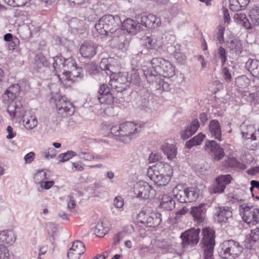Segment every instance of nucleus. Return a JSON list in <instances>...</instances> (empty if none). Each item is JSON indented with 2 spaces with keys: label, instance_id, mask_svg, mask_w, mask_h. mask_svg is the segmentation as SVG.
Listing matches in <instances>:
<instances>
[{
  "label": "nucleus",
  "instance_id": "1",
  "mask_svg": "<svg viewBox=\"0 0 259 259\" xmlns=\"http://www.w3.org/2000/svg\"><path fill=\"white\" fill-rule=\"evenodd\" d=\"M172 175L171 165L162 162L149 167L147 170V175L150 179L159 186H165L168 184Z\"/></svg>",
  "mask_w": 259,
  "mask_h": 259
},
{
  "label": "nucleus",
  "instance_id": "2",
  "mask_svg": "<svg viewBox=\"0 0 259 259\" xmlns=\"http://www.w3.org/2000/svg\"><path fill=\"white\" fill-rule=\"evenodd\" d=\"M119 17L111 15L102 16L95 27L97 32L101 35L112 36L119 28Z\"/></svg>",
  "mask_w": 259,
  "mask_h": 259
},
{
  "label": "nucleus",
  "instance_id": "3",
  "mask_svg": "<svg viewBox=\"0 0 259 259\" xmlns=\"http://www.w3.org/2000/svg\"><path fill=\"white\" fill-rule=\"evenodd\" d=\"M7 111L12 118L22 117L23 124L27 129H32L37 125L38 121L36 117L28 116L26 114H24L23 108L21 102L11 103L8 106Z\"/></svg>",
  "mask_w": 259,
  "mask_h": 259
},
{
  "label": "nucleus",
  "instance_id": "4",
  "mask_svg": "<svg viewBox=\"0 0 259 259\" xmlns=\"http://www.w3.org/2000/svg\"><path fill=\"white\" fill-rule=\"evenodd\" d=\"M242 137L246 139L245 144L247 149L255 150L259 147V131H256L253 125L243 123L240 125Z\"/></svg>",
  "mask_w": 259,
  "mask_h": 259
},
{
  "label": "nucleus",
  "instance_id": "5",
  "mask_svg": "<svg viewBox=\"0 0 259 259\" xmlns=\"http://www.w3.org/2000/svg\"><path fill=\"white\" fill-rule=\"evenodd\" d=\"M201 241L204 259H214L213 249L215 245L214 231L210 228H205L202 231Z\"/></svg>",
  "mask_w": 259,
  "mask_h": 259
},
{
  "label": "nucleus",
  "instance_id": "6",
  "mask_svg": "<svg viewBox=\"0 0 259 259\" xmlns=\"http://www.w3.org/2000/svg\"><path fill=\"white\" fill-rule=\"evenodd\" d=\"M221 247V256L225 259H235L240 255L243 250L240 244L233 240L224 241Z\"/></svg>",
  "mask_w": 259,
  "mask_h": 259
},
{
  "label": "nucleus",
  "instance_id": "7",
  "mask_svg": "<svg viewBox=\"0 0 259 259\" xmlns=\"http://www.w3.org/2000/svg\"><path fill=\"white\" fill-rule=\"evenodd\" d=\"M151 64L153 68L156 70L159 77L169 78L175 74L174 68L171 64L161 58H154Z\"/></svg>",
  "mask_w": 259,
  "mask_h": 259
},
{
  "label": "nucleus",
  "instance_id": "8",
  "mask_svg": "<svg viewBox=\"0 0 259 259\" xmlns=\"http://www.w3.org/2000/svg\"><path fill=\"white\" fill-rule=\"evenodd\" d=\"M131 79L127 72L114 73L110 76L109 85L112 91L122 92L130 85Z\"/></svg>",
  "mask_w": 259,
  "mask_h": 259
},
{
  "label": "nucleus",
  "instance_id": "9",
  "mask_svg": "<svg viewBox=\"0 0 259 259\" xmlns=\"http://www.w3.org/2000/svg\"><path fill=\"white\" fill-rule=\"evenodd\" d=\"M161 217V214L158 212L141 211L137 215V220L139 223L147 227H155L160 224Z\"/></svg>",
  "mask_w": 259,
  "mask_h": 259
},
{
  "label": "nucleus",
  "instance_id": "10",
  "mask_svg": "<svg viewBox=\"0 0 259 259\" xmlns=\"http://www.w3.org/2000/svg\"><path fill=\"white\" fill-rule=\"evenodd\" d=\"M240 213L243 214L242 219L247 224H255L259 223V208L247 204L241 205Z\"/></svg>",
  "mask_w": 259,
  "mask_h": 259
},
{
  "label": "nucleus",
  "instance_id": "11",
  "mask_svg": "<svg viewBox=\"0 0 259 259\" xmlns=\"http://www.w3.org/2000/svg\"><path fill=\"white\" fill-rule=\"evenodd\" d=\"M134 193L138 197L148 199L155 196V191L148 183L139 181L134 186Z\"/></svg>",
  "mask_w": 259,
  "mask_h": 259
},
{
  "label": "nucleus",
  "instance_id": "12",
  "mask_svg": "<svg viewBox=\"0 0 259 259\" xmlns=\"http://www.w3.org/2000/svg\"><path fill=\"white\" fill-rule=\"evenodd\" d=\"M200 229L191 228L183 233L181 235L182 240V244L184 247L188 245L193 246L197 244L199 240Z\"/></svg>",
  "mask_w": 259,
  "mask_h": 259
},
{
  "label": "nucleus",
  "instance_id": "13",
  "mask_svg": "<svg viewBox=\"0 0 259 259\" xmlns=\"http://www.w3.org/2000/svg\"><path fill=\"white\" fill-rule=\"evenodd\" d=\"M139 126L132 122H126L120 124L121 137L120 141L128 142L131 141L132 136L138 133Z\"/></svg>",
  "mask_w": 259,
  "mask_h": 259
},
{
  "label": "nucleus",
  "instance_id": "14",
  "mask_svg": "<svg viewBox=\"0 0 259 259\" xmlns=\"http://www.w3.org/2000/svg\"><path fill=\"white\" fill-rule=\"evenodd\" d=\"M57 112L62 117H67L73 114L75 109L72 104L64 98L59 99L56 103Z\"/></svg>",
  "mask_w": 259,
  "mask_h": 259
},
{
  "label": "nucleus",
  "instance_id": "15",
  "mask_svg": "<svg viewBox=\"0 0 259 259\" xmlns=\"http://www.w3.org/2000/svg\"><path fill=\"white\" fill-rule=\"evenodd\" d=\"M140 72H143L145 78L150 83H154L157 79H158L159 75L156 72V70L150 67L144 66L142 69H137L135 72L132 75V77L135 79H138Z\"/></svg>",
  "mask_w": 259,
  "mask_h": 259
},
{
  "label": "nucleus",
  "instance_id": "16",
  "mask_svg": "<svg viewBox=\"0 0 259 259\" xmlns=\"http://www.w3.org/2000/svg\"><path fill=\"white\" fill-rule=\"evenodd\" d=\"M204 148L206 151L210 152V154L214 160L219 161L224 157V149L213 140L209 141L206 143Z\"/></svg>",
  "mask_w": 259,
  "mask_h": 259
},
{
  "label": "nucleus",
  "instance_id": "17",
  "mask_svg": "<svg viewBox=\"0 0 259 259\" xmlns=\"http://www.w3.org/2000/svg\"><path fill=\"white\" fill-rule=\"evenodd\" d=\"M98 93V100L101 104L111 105L113 103L114 97L107 85H101Z\"/></svg>",
  "mask_w": 259,
  "mask_h": 259
},
{
  "label": "nucleus",
  "instance_id": "18",
  "mask_svg": "<svg viewBox=\"0 0 259 259\" xmlns=\"http://www.w3.org/2000/svg\"><path fill=\"white\" fill-rule=\"evenodd\" d=\"M138 23L148 28H153L159 26L160 19L153 14H143L140 17Z\"/></svg>",
  "mask_w": 259,
  "mask_h": 259
},
{
  "label": "nucleus",
  "instance_id": "19",
  "mask_svg": "<svg viewBox=\"0 0 259 259\" xmlns=\"http://www.w3.org/2000/svg\"><path fill=\"white\" fill-rule=\"evenodd\" d=\"M84 251V244L80 241L76 240L73 243L71 247L69 249L67 256L69 259H79L80 255L82 254Z\"/></svg>",
  "mask_w": 259,
  "mask_h": 259
},
{
  "label": "nucleus",
  "instance_id": "20",
  "mask_svg": "<svg viewBox=\"0 0 259 259\" xmlns=\"http://www.w3.org/2000/svg\"><path fill=\"white\" fill-rule=\"evenodd\" d=\"M206 205L205 203H201L198 206H193L190 211L191 214L193 216L194 220L197 223L203 222L205 218Z\"/></svg>",
  "mask_w": 259,
  "mask_h": 259
},
{
  "label": "nucleus",
  "instance_id": "21",
  "mask_svg": "<svg viewBox=\"0 0 259 259\" xmlns=\"http://www.w3.org/2000/svg\"><path fill=\"white\" fill-rule=\"evenodd\" d=\"M79 52L82 57L90 59L96 54V47L91 42L85 41L80 46Z\"/></svg>",
  "mask_w": 259,
  "mask_h": 259
},
{
  "label": "nucleus",
  "instance_id": "22",
  "mask_svg": "<svg viewBox=\"0 0 259 259\" xmlns=\"http://www.w3.org/2000/svg\"><path fill=\"white\" fill-rule=\"evenodd\" d=\"M232 177L230 175H221L216 178V185L213 188L214 193H220L224 192L227 184L231 182Z\"/></svg>",
  "mask_w": 259,
  "mask_h": 259
},
{
  "label": "nucleus",
  "instance_id": "23",
  "mask_svg": "<svg viewBox=\"0 0 259 259\" xmlns=\"http://www.w3.org/2000/svg\"><path fill=\"white\" fill-rule=\"evenodd\" d=\"M20 92V87L18 84H13L9 87L3 96V99L5 102L11 101V103L13 102V100L18 96ZM18 102L17 103H19Z\"/></svg>",
  "mask_w": 259,
  "mask_h": 259
},
{
  "label": "nucleus",
  "instance_id": "24",
  "mask_svg": "<svg viewBox=\"0 0 259 259\" xmlns=\"http://www.w3.org/2000/svg\"><path fill=\"white\" fill-rule=\"evenodd\" d=\"M208 132L211 137L222 141L221 127L218 120L213 119L209 122Z\"/></svg>",
  "mask_w": 259,
  "mask_h": 259
},
{
  "label": "nucleus",
  "instance_id": "25",
  "mask_svg": "<svg viewBox=\"0 0 259 259\" xmlns=\"http://www.w3.org/2000/svg\"><path fill=\"white\" fill-rule=\"evenodd\" d=\"M110 36L112 37L111 44L115 47L122 49L124 47L126 40L125 39V36L121 29H117L116 32Z\"/></svg>",
  "mask_w": 259,
  "mask_h": 259
},
{
  "label": "nucleus",
  "instance_id": "26",
  "mask_svg": "<svg viewBox=\"0 0 259 259\" xmlns=\"http://www.w3.org/2000/svg\"><path fill=\"white\" fill-rule=\"evenodd\" d=\"M215 215L217 216L218 222H226L232 216L231 208L229 206H220L217 208Z\"/></svg>",
  "mask_w": 259,
  "mask_h": 259
},
{
  "label": "nucleus",
  "instance_id": "27",
  "mask_svg": "<svg viewBox=\"0 0 259 259\" xmlns=\"http://www.w3.org/2000/svg\"><path fill=\"white\" fill-rule=\"evenodd\" d=\"M16 236L12 230H5L0 232V244H12L15 241Z\"/></svg>",
  "mask_w": 259,
  "mask_h": 259
},
{
  "label": "nucleus",
  "instance_id": "28",
  "mask_svg": "<svg viewBox=\"0 0 259 259\" xmlns=\"http://www.w3.org/2000/svg\"><path fill=\"white\" fill-rule=\"evenodd\" d=\"M200 125L197 119H194L190 124L181 134V137L184 140L187 139L194 134Z\"/></svg>",
  "mask_w": 259,
  "mask_h": 259
},
{
  "label": "nucleus",
  "instance_id": "29",
  "mask_svg": "<svg viewBox=\"0 0 259 259\" xmlns=\"http://www.w3.org/2000/svg\"><path fill=\"white\" fill-rule=\"evenodd\" d=\"M227 46L231 51L239 54L243 50L242 44L241 41L236 37H233L227 41Z\"/></svg>",
  "mask_w": 259,
  "mask_h": 259
},
{
  "label": "nucleus",
  "instance_id": "30",
  "mask_svg": "<svg viewBox=\"0 0 259 259\" xmlns=\"http://www.w3.org/2000/svg\"><path fill=\"white\" fill-rule=\"evenodd\" d=\"M233 18L236 23L242 25L244 28L247 29L252 28L250 22L247 19L245 13L241 12H237L234 15Z\"/></svg>",
  "mask_w": 259,
  "mask_h": 259
},
{
  "label": "nucleus",
  "instance_id": "31",
  "mask_svg": "<svg viewBox=\"0 0 259 259\" xmlns=\"http://www.w3.org/2000/svg\"><path fill=\"white\" fill-rule=\"evenodd\" d=\"M175 201L171 196L164 194L161 198L160 206L165 210H171L175 207Z\"/></svg>",
  "mask_w": 259,
  "mask_h": 259
},
{
  "label": "nucleus",
  "instance_id": "32",
  "mask_svg": "<svg viewBox=\"0 0 259 259\" xmlns=\"http://www.w3.org/2000/svg\"><path fill=\"white\" fill-rule=\"evenodd\" d=\"M246 66L252 76L259 77V61L249 59L246 63Z\"/></svg>",
  "mask_w": 259,
  "mask_h": 259
},
{
  "label": "nucleus",
  "instance_id": "33",
  "mask_svg": "<svg viewBox=\"0 0 259 259\" xmlns=\"http://www.w3.org/2000/svg\"><path fill=\"white\" fill-rule=\"evenodd\" d=\"M161 150L166 155L167 158L169 160H173L176 157L177 151L175 145L172 144H165L162 146Z\"/></svg>",
  "mask_w": 259,
  "mask_h": 259
},
{
  "label": "nucleus",
  "instance_id": "34",
  "mask_svg": "<svg viewBox=\"0 0 259 259\" xmlns=\"http://www.w3.org/2000/svg\"><path fill=\"white\" fill-rule=\"evenodd\" d=\"M109 231V228L106 222L103 220L99 221L95 229V234L97 236H104Z\"/></svg>",
  "mask_w": 259,
  "mask_h": 259
},
{
  "label": "nucleus",
  "instance_id": "35",
  "mask_svg": "<svg viewBox=\"0 0 259 259\" xmlns=\"http://www.w3.org/2000/svg\"><path fill=\"white\" fill-rule=\"evenodd\" d=\"M137 24L131 19H127L122 24V31L126 30L129 33H135L137 30Z\"/></svg>",
  "mask_w": 259,
  "mask_h": 259
},
{
  "label": "nucleus",
  "instance_id": "36",
  "mask_svg": "<svg viewBox=\"0 0 259 259\" xmlns=\"http://www.w3.org/2000/svg\"><path fill=\"white\" fill-rule=\"evenodd\" d=\"M204 138L205 135L204 134L201 133H199L197 136L186 142V147L190 149L193 146L200 145Z\"/></svg>",
  "mask_w": 259,
  "mask_h": 259
},
{
  "label": "nucleus",
  "instance_id": "37",
  "mask_svg": "<svg viewBox=\"0 0 259 259\" xmlns=\"http://www.w3.org/2000/svg\"><path fill=\"white\" fill-rule=\"evenodd\" d=\"M62 56H56L54 58L53 67L56 72H62V70L64 68L63 65H64L65 60Z\"/></svg>",
  "mask_w": 259,
  "mask_h": 259
},
{
  "label": "nucleus",
  "instance_id": "38",
  "mask_svg": "<svg viewBox=\"0 0 259 259\" xmlns=\"http://www.w3.org/2000/svg\"><path fill=\"white\" fill-rule=\"evenodd\" d=\"M249 16L251 25H259V7L254 6L249 11Z\"/></svg>",
  "mask_w": 259,
  "mask_h": 259
},
{
  "label": "nucleus",
  "instance_id": "39",
  "mask_svg": "<svg viewBox=\"0 0 259 259\" xmlns=\"http://www.w3.org/2000/svg\"><path fill=\"white\" fill-rule=\"evenodd\" d=\"M64 71L66 72L65 74L67 76V78L72 79L75 77H80L82 72V69L81 68L76 66L71 70L65 69Z\"/></svg>",
  "mask_w": 259,
  "mask_h": 259
},
{
  "label": "nucleus",
  "instance_id": "40",
  "mask_svg": "<svg viewBox=\"0 0 259 259\" xmlns=\"http://www.w3.org/2000/svg\"><path fill=\"white\" fill-rule=\"evenodd\" d=\"M154 83H155V88L157 90L167 91L170 89L169 84L165 81L161 77H159L158 79Z\"/></svg>",
  "mask_w": 259,
  "mask_h": 259
},
{
  "label": "nucleus",
  "instance_id": "41",
  "mask_svg": "<svg viewBox=\"0 0 259 259\" xmlns=\"http://www.w3.org/2000/svg\"><path fill=\"white\" fill-rule=\"evenodd\" d=\"M174 196L181 203H186L185 202V195L184 193L183 189H179V186L175 187L173 190Z\"/></svg>",
  "mask_w": 259,
  "mask_h": 259
},
{
  "label": "nucleus",
  "instance_id": "42",
  "mask_svg": "<svg viewBox=\"0 0 259 259\" xmlns=\"http://www.w3.org/2000/svg\"><path fill=\"white\" fill-rule=\"evenodd\" d=\"M187 195L189 196V202L194 201L196 200L199 196L198 191L194 187L187 188Z\"/></svg>",
  "mask_w": 259,
  "mask_h": 259
},
{
  "label": "nucleus",
  "instance_id": "43",
  "mask_svg": "<svg viewBox=\"0 0 259 259\" xmlns=\"http://www.w3.org/2000/svg\"><path fill=\"white\" fill-rule=\"evenodd\" d=\"M64 65L63 66H64V68L63 69V70H62V74H65L66 73L65 71H64V70L66 69L71 70L76 66H77V64L76 63V61L72 58H69L65 60Z\"/></svg>",
  "mask_w": 259,
  "mask_h": 259
},
{
  "label": "nucleus",
  "instance_id": "44",
  "mask_svg": "<svg viewBox=\"0 0 259 259\" xmlns=\"http://www.w3.org/2000/svg\"><path fill=\"white\" fill-rule=\"evenodd\" d=\"M33 179L36 183L40 184L47 179L46 172L44 170H39L35 173Z\"/></svg>",
  "mask_w": 259,
  "mask_h": 259
},
{
  "label": "nucleus",
  "instance_id": "45",
  "mask_svg": "<svg viewBox=\"0 0 259 259\" xmlns=\"http://www.w3.org/2000/svg\"><path fill=\"white\" fill-rule=\"evenodd\" d=\"M77 155V154H76V152H75L73 151L70 150L68 151L67 152L61 154L59 155V157L60 159V162H64L70 159H71L72 157Z\"/></svg>",
  "mask_w": 259,
  "mask_h": 259
},
{
  "label": "nucleus",
  "instance_id": "46",
  "mask_svg": "<svg viewBox=\"0 0 259 259\" xmlns=\"http://www.w3.org/2000/svg\"><path fill=\"white\" fill-rule=\"evenodd\" d=\"M144 41V45L148 49H153L155 48L156 45V40L155 38L146 36L143 38Z\"/></svg>",
  "mask_w": 259,
  "mask_h": 259
},
{
  "label": "nucleus",
  "instance_id": "47",
  "mask_svg": "<svg viewBox=\"0 0 259 259\" xmlns=\"http://www.w3.org/2000/svg\"><path fill=\"white\" fill-rule=\"evenodd\" d=\"M77 156L80 158L84 159L86 161H92L95 158L94 154L85 151H79L77 154Z\"/></svg>",
  "mask_w": 259,
  "mask_h": 259
},
{
  "label": "nucleus",
  "instance_id": "48",
  "mask_svg": "<svg viewBox=\"0 0 259 259\" xmlns=\"http://www.w3.org/2000/svg\"><path fill=\"white\" fill-rule=\"evenodd\" d=\"M259 241V228H256L250 231L249 242L253 243Z\"/></svg>",
  "mask_w": 259,
  "mask_h": 259
},
{
  "label": "nucleus",
  "instance_id": "49",
  "mask_svg": "<svg viewBox=\"0 0 259 259\" xmlns=\"http://www.w3.org/2000/svg\"><path fill=\"white\" fill-rule=\"evenodd\" d=\"M222 165L225 167H235L237 165V160L233 157H228L223 162Z\"/></svg>",
  "mask_w": 259,
  "mask_h": 259
},
{
  "label": "nucleus",
  "instance_id": "50",
  "mask_svg": "<svg viewBox=\"0 0 259 259\" xmlns=\"http://www.w3.org/2000/svg\"><path fill=\"white\" fill-rule=\"evenodd\" d=\"M19 44L20 41L19 39L17 37H15L11 40V41L7 43V46L9 50H14L19 47Z\"/></svg>",
  "mask_w": 259,
  "mask_h": 259
},
{
  "label": "nucleus",
  "instance_id": "51",
  "mask_svg": "<svg viewBox=\"0 0 259 259\" xmlns=\"http://www.w3.org/2000/svg\"><path fill=\"white\" fill-rule=\"evenodd\" d=\"M230 9L233 11H239L242 8L238 0H230Z\"/></svg>",
  "mask_w": 259,
  "mask_h": 259
},
{
  "label": "nucleus",
  "instance_id": "52",
  "mask_svg": "<svg viewBox=\"0 0 259 259\" xmlns=\"http://www.w3.org/2000/svg\"><path fill=\"white\" fill-rule=\"evenodd\" d=\"M9 257V251L7 248L0 244V259H8Z\"/></svg>",
  "mask_w": 259,
  "mask_h": 259
},
{
  "label": "nucleus",
  "instance_id": "53",
  "mask_svg": "<svg viewBox=\"0 0 259 259\" xmlns=\"http://www.w3.org/2000/svg\"><path fill=\"white\" fill-rule=\"evenodd\" d=\"M107 62L108 61L106 59L104 58L102 59L99 66L101 70L105 71L107 74H109L107 71H109L110 72H111L110 68L111 67V65L108 64Z\"/></svg>",
  "mask_w": 259,
  "mask_h": 259
},
{
  "label": "nucleus",
  "instance_id": "54",
  "mask_svg": "<svg viewBox=\"0 0 259 259\" xmlns=\"http://www.w3.org/2000/svg\"><path fill=\"white\" fill-rule=\"evenodd\" d=\"M218 55L222 64H224L227 60L226 50L222 47H219L218 49Z\"/></svg>",
  "mask_w": 259,
  "mask_h": 259
},
{
  "label": "nucleus",
  "instance_id": "55",
  "mask_svg": "<svg viewBox=\"0 0 259 259\" xmlns=\"http://www.w3.org/2000/svg\"><path fill=\"white\" fill-rule=\"evenodd\" d=\"M67 208L70 211H72L73 209L75 208L76 203L73 196L72 195H69L67 197Z\"/></svg>",
  "mask_w": 259,
  "mask_h": 259
},
{
  "label": "nucleus",
  "instance_id": "56",
  "mask_svg": "<svg viewBox=\"0 0 259 259\" xmlns=\"http://www.w3.org/2000/svg\"><path fill=\"white\" fill-rule=\"evenodd\" d=\"M236 82L240 88H244L248 85V79L245 76H241L237 78Z\"/></svg>",
  "mask_w": 259,
  "mask_h": 259
},
{
  "label": "nucleus",
  "instance_id": "57",
  "mask_svg": "<svg viewBox=\"0 0 259 259\" xmlns=\"http://www.w3.org/2000/svg\"><path fill=\"white\" fill-rule=\"evenodd\" d=\"M222 75L224 79L227 82H229L231 81L232 76L229 69L227 67H225L222 70Z\"/></svg>",
  "mask_w": 259,
  "mask_h": 259
},
{
  "label": "nucleus",
  "instance_id": "58",
  "mask_svg": "<svg viewBox=\"0 0 259 259\" xmlns=\"http://www.w3.org/2000/svg\"><path fill=\"white\" fill-rule=\"evenodd\" d=\"M225 28L222 26H219L218 28V31L217 33V38L220 42H223L224 41V34Z\"/></svg>",
  "mask_w": 259,
  "mask_h": 259
},
{
  "label": "nucleus",
  "instance_id": "59",
  "mask_svg": "<svg viewBox=\"0 0 259 259\" xmlns=\"http://www.w3.org/2000/svg\"><path fill=\"white\" fill-rule=\"evenodd\" d=\"M114 204L118 208H122L124 204L123 198L120 196L116 197L114 200Z\"/></svg>",
  "mask_w": 259,
  "mask_h": 259
},
{
  "label": "nucleus",
  "instance_id": "60",
  "mask_svg": "<svg viewBox=\"0 0 259 259\" xmlns=\"http://www.w3.org/2000/svg\"><path fill=\"white\" fill-rule=\"evenodd\" d=\"M157 246L165 250H168L169 248V244L164 240H158L157 241Z\"/></svg>",
  "mask_w": 259,
  "mask_h": 259
},
{
  "label": "nucleus",
  "instance_id": "61",
  "mask_svg": "<svg viewBox=\"0 0 259 259\" xmlns=\"http://www.w3.org/2000/svg\"><path fill=\"white\" fill-rule=\"evenodd\" d=\"M111 133L112 135L115 136H120L121 137V128L120 125L119 126H113L111 128Z\"/></svg>",
  "mask_w": 259,
  "mask_h": 259
},
{
  "label": "nucleus",
  "instance_id": "62",
  "mask_svg": "<svg viewBox=\"0 0 259 259\" xmlns=\"http://www.w3.org/2000/svg\"><path fill=\"white\" fill-rule=\"evenodd\" d=\"M35 154L33 152H30L29 153L26 154L24 157V160L25 163H31L34 158Z\"/></svg>",
  "mask_w": 259,
  "mask_h": 259
},
{
  "label": "nucleus",
  "instance_id": "63",
  "mask_svg": "<svg viewBox=\"0 0 259 259\" xmlns=\"http://www.w3.org/2000/svg\"><path fill=\"white\" fill-rule=\"evenodd\" d=\"M54 182L53 181H43L40 185L41 188L48 190L50 189L54 185Z\"/></svg>",
  "mask_w": 259,
  "mask_h": 259
},
{
  "label": "nucleus",
  "instance_id": "64",
  "mask_svg": "<svg viewBox=\"0 0 259 259\" xmlns=\"http://www.w3.org/2000/svg\"><path fill=\"white\" fill-rule=\"evenodd\" d=\"M7 131L8 133V135L7 136V138L9 139H12L14 138L16 136V133L13 132V129L12 126L9 125L7 127Z\"/></svg>",
  "mask_w": 259,
  "mask_h": 259
}]
</instances>
